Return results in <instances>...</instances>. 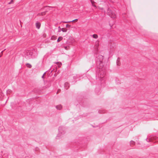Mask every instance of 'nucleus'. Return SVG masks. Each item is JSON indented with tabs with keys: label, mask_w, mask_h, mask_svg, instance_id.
Returning <instances> with one entry per match:
<instances>
[{
	"label": "nucleus",
	"mask_w": 158,
	"mask_h": 158,
	"mask_svg": "<svg viewBox=\"0 0 158 158\" xmlns=\"http://www.w3.org/2000/svg\"><path fill=\"white\" fill-rule=\"evenodd\" d=\"M103 59V57L102 55H99L98 57L97 61V67L99 69H102L103 66L102 61Z\"/></svg>",
	"instance_id": "f257e3e1"
},
{
	"label": "nucleus",
	"mask_w": 158,
	"mask_h": 158,
	"mask_svg": "<svg viewBox=\"0 0 158 158\" xmlns=\"http://www.w3.org/2000/svg\"><path fill=\"white\" fill-rule=\"evenodd\" d=\"M108 13L109 15L112 18H115L116 17V15L115 13L111 10H108Z\"/></svg>",
	"instance_id": "f03ea898"
},
{
	"label": "nucleus",
	"mask_w": 158,
	"mask_h": 158,
	"mask_svg": "<svg viewBox=\"0 0 158 158\" xmlns=\"http://www.w3.org/2000/svg\"><path fill=\"white\" fill-rule=\"evenodd\" d=\"M120 59L118 58L116 61V64L118 66H119L120 65Z\"/></svg>",
	"instance_id": "7ed1b4c3"
},
{
	"label": "nucleus",
	"mask_w": 158,
	"mask_h": 158,
	"mask_svg": "<svg viewBox=\"0 0 158 158\" xmlns=\"http://www.w3.org/2000/svg\"><path fill=\"white\" fill-rule=\"evenodd\" d=\"M35 25L36 28L39 29L40 27L41 24L40 23H36Z\"/></svg>",
	"instance_id": "20e7f679"
},
{
	"label": "nucleus",
	"mask_w": 158,
	"mask_h": 158,
	"mask_svg": "<svg viewBox=\"0 0 158 158\" xmlns=\"http://www.w3.org/2000/svg\"><path fill=\"white\" fill-rule=\"evenodd\" d=\"M47 11H44L42 12H41L39 13L38 14V15L41 16V15H46Z\"/></svg>",
	"instance_id": "39448f33"
},
{
	"label": "nucleus",
	"mask_w": 158,
	"mask_h": 158,
	"mask_svg": "<svg viewBox=\"0 0 158 158\" xmlns=\"http://www.w3.org/2000/svg\"><path fill=\"white\" fill-rule=\"evenodd\" d=\"M56 108L58 110H60L62 108V106L61 105H58L56 106Z\"/></svg>",
	"instance_id": "423d86ee"
},
{
	"label": "nucleus",
	"mask_w": 158,
	"mask_h": 158,
	"mask_svg": "<svg viewBox=\"0 0 158 158\" xmlns=\"http://www.w3.org/2000/svg\"><path fill=\"white\" fill-rule=\"evenodd\" d=\"M62 39H63V37H62L60 36L58 38L57 40V41L58 42H59L60 41L62 40Z\"/></svg>",
	"instance_id": "0eeeda50"
},
{
	"label": "nucleus",
	"mask_w": 158,
	"mask_h": 158,
	"mask_svg": "<svg viewBox=\"0 0 158 158\" xmlns=\"http://www.w3.org/2000/svg\"><path fill=\"white\" fill-rule=\"evenodd\" d=\"M91 0V2L92 4V5L95 7H96V6L94 4L95 2L94 1H93L92 0Z\"/></svg>",
	"instance_id": "6e6552de"
},
{
	"label": "nucleus",
	"mask_w": 158,
	"mask_h": 158,
	"mask_svg": "<svg viewBox=\"0 0 158 158\" xmlns=\"http://www.w3.org/2000/svg\"><path fill=\"white\" fill-rule=\"evenodd\" d=\"M61 31L63 32H66L67 30V29L65 28H63L61 29Z\"/></svg>",
	"instance_id": "1a4fd4ad"
},
{
	"label": "nucleus",
	"mask_w": 158,
	"mask_h": 158,
	"mask_svg": "<svg viewBox=\"0 0 158 158\" xmlns=\"http://www.w3.org/2000/svg\"><path fill=\"white\" fill-rule=\"evenodd\" d=\"M56 37L55 36L53 35L51 37V39L52 40H55L56 39Z\"/></svg>",
	"instance_id": "9d476101"
},
{
	"label": "nucleus",
	"mask_w": 158,
	"mask_h": 158,
	"mask_svg": "<svg viewBox=\"0 0 158 158\" xmlns=\"http://www.w3.org/2000/svg\"><path fill=\"white\" fill-rule=\"evenodd\" d=\"M26 66L28 68H31V65L29 63L26 64Z\"/></svg>",
	"instance_id": "9b49d317"
},
{
	"label": "nucleus",
	"mask_w": 158,
	"mask_h": 158,
	"mask_svg": "<svg viewBox=\"0 0 158 158\" xmlns=\"http://www.w3.org/2000/svg\"><path fill=\"white\" fill-rule=\"evenodd\" d=\"M93 37L95 39H97L98 37V36L97 34H94L93 35Z\"/></svg>",
	"instance_id": "f8f14e48"
},
{
	"label": "nucleus",
	"mask_w": 158,
	"mask_h": 158,
	"mask_svg": "<svg viewBox=\"0 0 158 158\" xmlns=\"http://www.w3.org/2000/svg\"><path fill=\"white\" fill-rule=\"evenodd\" d=\"M104 73H103V74H102V73H100V77L101 78H102L104 76Z\"/></svg>",
	"instance_id": "ddd939ff"
},
{
	"label": "nucleus",
	"mask_w": 158,
	"mask_h": 158,
	"mask_svg": "<svg viewBox=\"0 0 158 158\" xmlns=\"http://www.w3.org/2000/svg\"><path fill=\"white\" fill-rule=\"evenodd\" d=\"M65 49L66 50H68L69 49L70 47L69 46H66L64 47Z\"/></svg>",
	"instance_id": "4468645a"
},
{
	"label": "nucleus",
	"mask_w": 158,
	"mask_h": 158,
	"mask_svg": "<svg viewBox=\"0 0 158 158\" xmlns=\"http://www.w3.org/2000/svg\"><path fill=\"white\" fill-rule=\"evenodd\" d=\"M131 144L134 145L135 144L134 142L133 141H131Z\"/></svg>",
	"instance_id": "2eb2a0df"
},
{
	"label": "nucleus",
	"mask_w": 158,
	"mask_h": 158,
	"mask_svg": "<svg viewBox=\"0 0 158 158\" xmlns=\"http://www.w3.org/2000/svg\"><path fill=\"white\" fill-rule=\"evenodd\" d=\"M78 20L77 19H75L74 20H73L72 22H77Z\"/></svg>",
	"instance_id": "dca6fc26"
},
{
	"label": "nucleus",
	"mask_w": 158,
	"mask_h": 158,
	"mask_svg": "<svg viewBox=\"0 0 158 158\" xmlns=\"http://www.w3.org/2000/svg\"><path fill=\"white\" fill-rule=\"evenodd\" d=\"M70 27V25L69 24H66V27Z\"/></svg>",
	"instance_id": "f3484780"
},
{
	"label": "nucleus",
	"mask_w": 158,
	"mask_h": 158,
	"mask_svg": "<svg viewBox=\"0 0 158 158\" xmlns=\"http://www.w3.org/2000/svg\"><path fill=\"white\" fill-rule=\"evenodd\" d=\"M68 22H63V23H68Z\"/></svg>",
	"instance_id": "a211bd4d"
},
{
	"label": "nucleus",
	"mask_w": 158,
	"mask_h": 158,
	"mask_svg": "<svg viewBox=\"0 0 158 158\" xmlns=\"http://www.w3.org/2000/svg\"><path fill=\"white\" fill-rule=\"evenodd\" d=\"M60 91V90H59L58 91V92H59Z\"/></svg>",
	"instance_id": "6ab92c4d"
},
{
	"label": "nucleus",
	"mask_w": 158,
	"mask_h": 158,
	"mask_svg": "<svg viewBox=\"0 0 158 158\" xmlns=\"http://www.w3.org/2000/svg\"><path fill=\"white\" fill-rule=\"evenodd\" d=\"M2 53H3V51L1 53L2 54Z\"/></svg>",
	"instance_id": "aec40b11"
},
{
	"label": "nucleus",
	"mask_w": 158,
	"mask_h": 158,
	"mask_svg": "<svg viewBox=\"0 0 158 158\" xmlns=\"http://www.w3.org/2000/svg\"><path fill=\"white\" fill-rule=\"evenodd\" d=\"M1 55L0 56V57L2 55V54H1Z\"/></svg>",
	"instance_id": "412c9836"
},
{
	"label": "nucleus",
	"mask_w": 158,
	"mask_h": 158,
	"mask_svg": "<svg viewBox=\"0 0 158 158\" xmlns=\"http://www.w3.org/2000/svg\"><path fill=\"white\" fill-rule=\"evenodd\" d=\"M58 28H60V27H59Z\"/></svg>",
	"instance_id": "4be33fe9"
},
{
	"label": "nucleus",
	"mask_w": 158,
	"mask_h": 158,
	"mask_svg": "<svg viewBox=\"0 0 158 158\" xmlns=\"http://www.w3.org/2000/svg\"><path fill=\"white\" fill-rule=\"evenodd\" d=\"M98 8H100L99 7H98Z\"/></svg>",
	"instance_id": "5701e85b"
}]
</instances>
